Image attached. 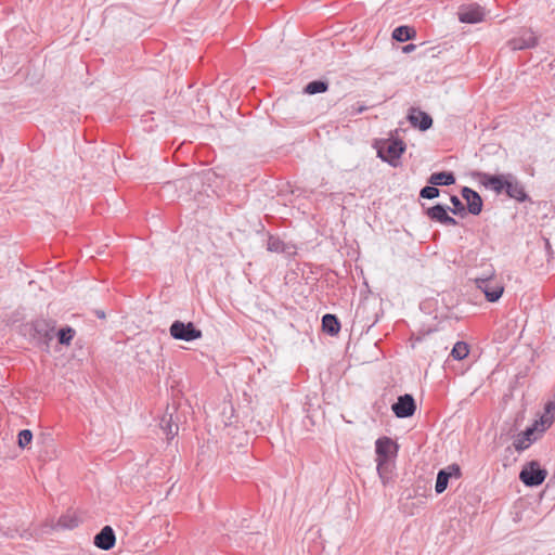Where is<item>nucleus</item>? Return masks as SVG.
<instances>
[{"instance_id": "nucleus-1", "label": "nucleus", "mask_w": 555, "mask_h": 555, "mask_svg": "<svg viewBox=\"0 0 555 555\" xmlns=\"http://www.w3.org/2000/svg\"><path fill=\"white\" fill-rule=\"evenodd\" d=\"M469 175L485 189L493 191L496 195L505 194L518 203L531 201L524 183L512 172L492 175L474 170Z\"/></svg>"}, {"instance_id": "nucleus-2", "label": "nucleus", "mask_w": 555, "mask_h": 555, "mask_svg": "<svg viewBox=\"0 0 555 555\" xmlns=\"http://www.w3.org/2000/svg\"><path fill=\"white\" fill-rule=\"evenodd\" d=\"M55 321L37 318L21 325V334L28 336L38 346L50 347L54 338Z\"/></svg>"}, {"instance_id": "nucleus-3", "label": "nucleus", "mask_w": 555, "mask_h": 555, "mask_svg": "<svg viewBox=\"0 0 555 555\" xmlns=\"http://www.w3.org/2000/svg\"><path fill=\"white\" fill-rule=\"evenodd\" d=\"M552 424V418H547V416H542L540 421H535L529 427H527L524 431L518 433L514 440V448L516 451L521 452L525 451L537 439V433H543L546 428H548Z\"/></svg>"}, {"instance_id": "nucleus-4", "label": "nucleus", "mask_w": 555, "mask_h": 555, "mask_svg": "<svg viewBox=\"0 0 555 555\" xmlns=\"http://www.w3.org/2000/svg\"><path fill=\"white\" fill-rule=\"evenodd\" d=\"M406 145L401 139H389L377 150V156L388 163L390 166L396 167L398 160L405 152Z\"/></svg>"}, {"instance_id": "nucleus-5", "label": "nucleus", "mask_w": 555, "mask_h": 555, "mask_svg": "<svg viewBox=\"0 0 555 555\" xmlns=\"http://www.w3.org/2000/svg\"><path fill=\"white\" fill-rule=\"evenodd\" d=\"M475 285L483 293L489 302H496L504 293L503 285L496 280L494 273L487 276L475 278Z\"/></svg>"}, {"instance_id": "nucleus-6", "label": "nucleus", "mask_w": 555, "mask_h": 555, "mask_svg": "<svg viewBox=\"0 0 555 555\" xmlns=\"http://www.w3.org/2000/svg\"><path fill=\"white\" fill-rule=\"evenodd\" d=\"M170 336L176 340L194 341L203 337V332L193 322L176 320L169 327Z\"/></svg>"}, {"instance_id": "nucleus-7", "label": "nucleus", "mask_w": 555, "mask_h": 555, "mask_svg": "<svg viewBox=\"0 0 555 555\" xmlns=\"http://www.w3.org/2000/svg\"><path fill=\"white\" fill-rule=\"evenodd\" d=\"M546 476V469L542 468L537 461L527 463L519 473L520 481L531 488L542 485Z\"/></svg>"}, {"instance_id": "nucleus-8", "label": "nucleus", "mask_w": 555, "mask_h": 555, "mask_svg": "<svg viewBox=\"0 0 555 555\" xmlns=\"http://www.w3.org/2000/svg\"><path fill=\"white\" fill-rule=\"evenodd\" d=\"M398 451L399 444L387 436L379 437L375 441L376 462L380 467H383L384 462H390L391 459L396 457Z\"/></svg>"}, {"instance_id": "nucleus-9", "label": "nucleus", "mask_w": 555, "mask_h": 555, "mask_svg": "<svg viewBox=\"0 0 555 555\" xmlns=\"http://www.w3.org/2000/svg\"><path fill=\"white\" fill-rule=\"evenodd\" d=\"M450 207L448 205L437 203L436 205L425 208L424 215L431 221L443 225L456 227L457 220L449 215Z\"/></svg>"}, {"instance_id": "nucleus-10", "label": "nucleus", "mask_w": 555, "mask_h": 555, "mask_svg": "<svg viewBox=\"0 0 555 555\" xmlns=\"http://www.w3.org/2000/svg\"><path fill=\"white\" fill-rule=\"evenodd\" d=\"M461 477L462 470L460 465L456 463L450 464L447 467L439 469L435 485L436 493H443L448 488L450 479H460Z\"/></svg>"}, {"instance_id": "nucleus-11", "label": "nucleus", "mask_w": 555, "mask_h": 555, "mask_svg": "<svg viewBox=\"0 0 555 555\" xmlns=\"http://www.w3.org/2000/svg\"><path fill=\"white\" fill-rule=\"evenodd\" d=\"M391 410L398 418H408L413 416L416 411L414 397L410 393L399 396L397 401L391 405Z\"/></svg>"}, {"instance_id": "nucleus-12", "label": "nucleus", "mask_w": 555, "mask_h": 555, "mask_svg": "<svg viewBox=\"0 0 555 555\" xmlns=\"http://www.w3.org/2000/svg\"><path fill=\"white\" fill-rule=\"evenodd\" d=\"M406 119L411 124L412 127L420 129L421 131H426L433 127L434 120L433 117L420 109L418 107H411L409 109Z\"/></svg>"}, {"instance_id": "nucleus-13", "label": "nucleus", "mask_w": 555, "mask_h": 555, "mask_svg": "<svg viewBox=\"0 0 555 555\" xmlns=\"http://www.w3.org/2000/svg\"><path fill=\"white\" fill-rule=\"evenodd\" d=\"M459 20L466 24H476L483 20L485 10L477 3L462 5L459 11Z\"/></svg>"}, {"instance_id": "nucleus-14", "label": "nucleus", "mask_w": 555, "mask_h": 555, "mask_svg": "<svg viewBox=\"0 0 555 555\" xmlns=\"http://www.w3.org/2000/svg\"><path fill=\"white\" fill-rule=\"evenodd\" d=\"M461 195L466 201L467 212L474 216L480 215L483 207V201L479 193L468 186H463Z\"/></svg>"}, {"instance_id": "nucleus-15", "label": "nucleus", "mask_w": 555, "mask_h": 555, "mask_svg": "<svg viewBox=\"0 0 555 555\" xmlns=\"http://www.w3.org/2000/svg\"><path fill=\"white\" fill-rule=\"evenodd\" d=\"M116 535L111 526H104L93 538V544L103 551H109L115 546Z\"/></svg>"}, {"instance_id": "nucleus-16", "label": "nucleus", "mask_w": 555, "mask_h": 555, "mask_svg": "<svg viewBox=\"0 0 555 555\" xmlns=\"http://www.w3.org/2000/svg\"><path fill=\"white\" fill-rule=\"evenodd\" d=\"M538 44V38L532 34H525L518 38H514L508 41V46L512 50H526L534 48Z\"/></svg>"}, {"instance_id": "nucleus-17", "label": "nucleus", "mask_w": 555, "mask_h": 555, "mask_svg": "<svg viewBox=\"0 0 555 555\" xmlns=\"http://www.w3.org/2000/svg\"><path fill=\"white\" fill-rule=\"evenodd\" d=\"M456 178L453 171L433 172L427 179L428 184L438 186H449L454 184Z\"/></svg>"}, {"instance_id": "nucleus-18", "label": "nucleus", "mask_w": 555, "mask_h": 555, "mask_svg": "<svg viewBox=\"0 0 555 555\" xmlns=\"http://www.w3.org/2000/svg\"><path fill=\"white\" fill-rule=\"evenodd\" d=\"M340 327V321L337 315L326 313L322 317V330L324 333L335 336L339 333Z\"/></svg>"}, {"instance_id": "nucleus-19", "label": "nucleus", "mask_w": 555, "mask_h": 555, "mask_svg": "<svg viewBox=\"0 0 555 555\" xmlns=\"http://www.w3.org/2000/svg\"><path fill=\"white\" fill-rule=\"evenodd\" d=\"M416 37V30L412 26L400 25L392 30L391 38L398 42L413 40Z\"/></svg>"}, {"instance_id": "nucleus-20", "label": "nucleus", "mask_w": 555, "mask_h": 555, "mask_svg": "<svg viewBox=\"0 0 555 555\" xmlns=\"http://www.w3.org/2000/svg\"><path fill=\"white\" fill-rule=\"evenodd\" d=\"M522 421V416L518 414L512 423L505 422L501 428V436H507L511 438H516L517 431L519 429V423Z\"/></svg>"}, {"instance_id": "nucleus-21", "label": "nucleus", "mask_w": 555, "mask_h": 555, "mask_svg": "<svg viewBox=\"0 0 555 555\" xmlns=\"http://www.w3.org/2000/svg\"><path fill=\"white\" fill-rule=\"evenodd\" d=\"M75 334L76 331L72 326L66 325L54 333V336H56L59 344L69 346Z\"/></svg>"}, {"instance_id": "nucleus-22", "label": "nucleus", "mask_w": 555, "mask_h": 555, "mask_svg": "<svg viewBox=\"0 0 555 555\" xmlns=\"http://www.w3.org/2000/svg\"><path fill=\"white\" fill-rule=\"evenodd\" d=\"M78 525H79L78 517L75 514L66 513L59 518L55 527L61 528V529H69L70 530V529L78 527Z\"/></svg>"}, {"instance_id": "nucleus-23", "label": "nucleus", "mask_w": 555, "mask_h": 555, "mask_svg": "<svg viewBox=\"0 0 555 555\" xmlns=\"http://www.w3.org/2000/svg\"><path fill=\"white\" fill-rule=\"evenodd\" d=\"M328 82L325 80L317 79L308 82L304 88L305 93L307 94H318L327 91Z\"/></svg>"}, {"instance_id": "nucleus-24", "label": "nucleus", "mask_w": 555, "mask_h": 555, "mask_svg": "<svg viewBox=\"0 0 555 555\" xmlns=\"http://www.w3.org/2000/svg\"><path fill=\"white\" fill-rule=\"evenodd\" d=\"M468 353H469V346H468V344L465 343V341H457L453 346L450 356L454 360L460 361V360L465 359L468 356Z\"/></svg>"}, {"instance_id": "nucleus-25", "label": "nucleus", "mask_w": 555, "mask_h": 555, "mask_svg": "<svg viewBox=\"0 0 555 555\" xmlns=\"http://www.w3.org/2000/svg\"><path fill=\"white\" fill-rule=\"evenodd\" d=\"M267 248L272 253H286V244L279 237L270 235L268 238Z\"/></svg>"}, {"instance_id": "nucleus-26", "label": "nucleus", "mask_w": 555, "mask_h": 555, "mask_svg": "<svg viewBox=\"0 0 555 555\" xmlns=\"http://www.w3.org/2000/svg\"><path fill=\"white\" fill-rule=\"evenodd\" d=\"M450 202L452 207H450L449 211H451L455 216L465 217L467 214V209L462 203V201L456 195L450 196Z\"/></svg>"}, {"instance_id": "nucleus-27", "label": "nucleus", "mask_w": 555, "mask_h": 555, "mask_svg": "<svg viewBox=\"0 0 555 555\" xmlns=\"http://www.w3.org/2000/svg\"><path fill=\"white\" fill-rule=\"evenodd\" d=\"M440 190L438 189V185H425L420 190V197L425 199H434L439 197Z\"/></svg>"}, {"instance_id": "nucleus-28", "label": "nucleus", "mask_w": 555, "mask_h": 555, "mask_svg": "<svg viewBox=\"0 0 555 555\" xmlns=\"http://www.w3.org/2000/svg\"><path fill=\"white\" fill-rule=\"evenodd\" d=\"M160 426L169 440L178 434L179 427L177 424L172 423L171 417L169 420L163 418Z\"/></svg>"}, {"instance_id": "nucleus-29", "label": "nucleus", "mask_w": 555, "mask_h": 555, "mask_svg": "<svg viewBox=\"0 0 555 555\" xmlns=\"http://www.w3.org/2000/svg\"><path fill=\"white\" fill-rule=\"evenodd\" d=\"M33 431L30 429H22L17 435V444L24 449L29 446L33 441Z\"/></svg>"}, {"instance_id": "nucleus-30", "label": "nucleus", "mask_w": 555, "mask_h": 555, "mask_svg": "<svg viewBox=\"0 0 555 555\" xmlns=\"http://www.w3.org/2000/svg\"><path fill=\"white\" fill-rule=\"evenodd\" d=\"M377 473L383 483H386L390 478V462H384L383 467L377 465Z\"/></svg>"}, {"instance_id": "nucleus-31", "label": "nucleus", "mask_w": 555, "mask_h": 555, "mask_svg": "<svg viewBox=\"0 0 555 555\" xmlns=\"http://www.w3.org/2000/svg\"><path fill=\"white\" fill-rule=\"evenodd\" d=\"M544 411L546 415H551L550 418H554L553 412L555 411V392L553 398L545 403Z\"/></svg>"}, {"instance_id": "nucleus-32", "label": "nucleus", "mask_w": 555, "mask_h": 555, "mask_svg": "<svg viewBox=\"0 0 555 555\" xmlns=\"http://www.w3.org/2000/svg\"><path fill=\"white\" fill-rule=\"evenodd\" d=\"M543 241H544L545 251H546V254H547V261H550V258H552V257H553L554 251H553V249H552V245H551L550 240H548V238H546V237H543Z\"/></svg>"}, {"instance_id": "nucleus-33", "label": "nucleus", "mask_w": 555, "mask_h": 555, "mask_svg": "<svg viewBox=\"0 0 555 555\" xmlns=\"http://www.w3.org/2000/svg\"><path fill=\"white\" fill-rule=\"evenodd\" d=\"M415 49H416V46L414 43H409V44H405L404 47H402V52L408 54V53L413 52Z\"/></svg>"}, {"instance_id": "nucleus-34", "label": "nucleus", "mask_w": 555, "mask_h": 555, "mask_svg": "<svg viewBox=\"0 0 555 555\" xmlns=\"http://www.w3.org/2000/svg\"><path fill=\"white\" fill-rule=\"evenodd\" d=\"M352 108L354 114H361L367 109V107L364 105H358L357 107L352 106Z\"/></svg>"}, {"instance_id": "nucleus-35", "label": "nucleus", "mask_w": 555, "mask_h": 555, "mask_svg": "<svg viewBox=\"0 0 555 555\" xmlns=\"http://www.w3.org/2000/svg\"><path fill=\"white\" fill-rule=\"evenodd\" d=\"M96 315L100 318V319H104L105 318V313L103 311H96Z\"/></svg>"}]
</instances>
